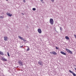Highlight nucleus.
I'll return each instance as SVG.
<instances>
[{
    "label": "nucleus",
    "mask_w": 76,
    "mask_h": 76,
    "mask_svg": "<svg viewBox=\"0 0 76 76\" xmlns=\"http://www.w3.org/2000/svg\"><path fill=\"white\" fill-rule=\"evenodd\" d=\"M18 64H19L20 66H23V62L22 61L20 60H19L18 61Z\"/></svg>",
    "instance_id": "1"
},
{
    "label": "nucleus",
    "mask_w": 76,
    "mask_h": 76,
    "mask_svg": "<svg viewBox=\"0 0 76 76\" xmlns=\"http://www.w3.org/2000/svg\"><path fill=\"white\" fill-rule=\"evenodd\" d=\"M50 23L51 25H53L54 24V20H53V19L50 18Z\"/></svg>",
    "instance_id": "2"
},
{
    "label": "nucleus",
    "mask_w": 76,
    "mask_h": 76,
    "mask_svg": "<svg viewBox=\"0 0 76 76\" xmlns=\"http://www.w3.org/2000/svg\"><path fill=\"white\" fill-rule=\"evenodd\" d=\"M65 50L68 53H70V54H73V52L71 51V50H70L69 49H67L66 48Z\"/></svg>",
    "instance_id": "3"
},
{
    "label": "nucleus",
    "mask_w": 76,
    "mask_h": 76,
    "mask_svg": "<svg viewBox=\"0 0 76 76\" xmlns=\"http://www.w3.org/2000/svg\"><path fill=\"white\" fill-rule=\"evenodd\" d=\"M69 72H70V73H72V75H73V76H76V74H75V73L73 72L72 71L70 70H69Z\"/></svg>",
    "instance_id": "4"
},
{
    "label": "nucleus",
    "mask_w": 76,
    "mask_h": 76,
    "mask_svg": "<svg viewBox=\"0 0 76 76\" xmlns=\"http://www.w3.org/2000/svg\"><path fill=\"white\" fill-rule=\"evenodd\" d=\"M38 32L39 33V34H41L42 33V31H41V29L40 28H39L38 30Z\"/></svg>",
    "instance_id": "5"
},
{
    "label": "nucleus",
    "mask_w": 76,
    "mask_h": 76,
    "mask_svg": "<svg viewBox=\"0 0 76 76\" xmlns=\"http://www.w3.org/2000/svg\"><path fill=\"white\" fill-rule=\"evenodd\" d=\"M50 54H54V55H57V53H56L55 51H53V52H50Z\"/></svg>",
    "instance_id": "6"
},
{
    "label": "nucleus",
    "mask_w": 76,
    "mask_h": 76,
    "mask_svg": "<svg viewBox=\"0 0 76 76\" xmlns=\"http://www.w3.org/2000/svg\"><path fill=\"white\" fill-rule=\"evenodd\" d=\"M7 15H8V16H10V17H11V16H12V14L8 12H7Z\"/></svg>",
    "instance_id": "7"
},
{
    "label": "nucleus",
    "mask_w": 76,
    "mask_h": 76,
    "mask_svg": "<svg viewBox=\"0 0 76 76\" xmlns=\"http://www.w3.org/2000/svg\"><path fill=\"white\" fill-rule=\"evenodd\" d=\"M1 59L3 60V61H7V59L5 58L2 57L1 58Z\"/></svg>",
    "instance_id": "8"
},
{
    "label": "nucleus",
    "mask_w": 76,
    "mask_h": 76,
    "mask_svg": "<svg viewBox=\"0 0 76 76\" xmlns=\"http://www.w3.org/2000/svg\"><path fill=\"white\" fill-rule=\"evenodd\" d=\"M0 55L3 56V55H4V54L3 53V52L0 51Z\"/></svg>",
    "instance_id": "9"
},
{
    "label": "nucleus",
    "mask_w": 76,
    "mask_h": 76,
    "mask_svg": "<svg viewBox=\"0 0 76 76\" xmlns=\"http://www.w3.org/2000/svg\"><path fill=\"white\" fill-rule=\"evenodd\" d=\"M61 53L63 55H66V53H64V52L61 51Z\"/></svg>",
    "instance_id": "10"
},
{
    "label": "nucleus",
    "mask_w": 76,
    "mask_h": 76,
    "mask_svg": "<svg viewBox=\"0 0 76 76\" xmlns=\"http://www.w3.org/2000/svg\"><path fill=\"white\" fill-rule=\"evenodd\" d=\"M4 41H7V37H4Z\"/></svg>",
    "instance_id": "11"
},
{
    "label": "nucleus",
    "mask_w": 76,
    "mask_h": 76,
    "mask_svg": "<svg viewBox=\"0 0 76 76\" xmlns=\"http://www.w3.org/2000/svg\"><path fill=\"white\" fill-rule=\"evenodd\" d=\"M18 38H20V39H21V40H22L23 38L20 36H18Z\"/></svg>",
    "instance_id": "12"
},
{
    "label": "nucleus",
    "mask_w": 76,
    "mask_h": 76,
    "mask_svg": "<svg viewBox=\"0 0 76 76\" xmlns=\"http://www.w3.org/2000/svg\"><path fill=\"white\" fill-rule=\"evenodd\" d=\"M38 64H39L41 66H42V63L40 62H38Z\"/></svg>",
    "instance_id": "13"
},
{
    "label": "nucleus",
    "mask_w": 76,
    "mask_h": 76,
    "mask_svg": "<svg viewBox=\"0 0 76 76\" xmlns=\"http://www.w3.org/2000/svg\"><path fill=\"white\" fill-rule=\"evenodd\" d=\"M65 38L66 39H69V37L68 36H66L65 37Z\"/></svg>",
    "instance_id": "14"
},
{
    "label": "nucleus",
    "mask_w": 76,
    "mask_h": 76,
    "mask_svg": "<svg viewBox=\"0 0 76 76\" xmlns=\"http://www.w3.org/2000/svg\"><path fill=\"white\" fill-rule=\"evenodd\" d=\"M7 54L8 57H10V54H9V53L8 52H7Z\"/></svg>",
    "instance_id": "15"
},
{
    "label": "nucleus",
    "mask_w": 76,
    "mask_h": 76,
    "mask_svg": "<svg viewBox=\"0 0 76 76\" xmlns=\"http://www.w3.org/2000/svg\"><path fill=\"white\" fill-rule=\"evenodd\" d=\"M33 10H34V11H35V10H36V8H33L32 9Z\"/></svg>",
    "instance_id": "16"
},
{
    "label": "nucleus",
    "mask_w": 76,
    "mask_h": 76,
    "mask_svg": "<svg viewBox=\"0 0 76 76\" xmlns=\"http://www.w3.org/2000/svg\"><path fill=\"white\" fill-rule=\"evenodd\" d=\"M22 40H23V41H26V40H25V39L23 38V39Z\"/></svg>",
    "instance_id": "17"
},
{
    "label": "nucleus",
    "mask_w": 76,
    "mask_h": 76,
    "mask_svg": "<svg viewBox=\"0 0 76 76\" xmlns=\"http://www.w3.org/2000/svg\"><path fill=\"white\" fill-rule=\"evenodd\" d=\"M27 51H29V48H28L27 50Z\"/></svg>",
    "instance_id": "18"
},
{
    "label": "nucleus",
    "mask_w": 76,
    "mask_h": 76,
    "mask_svg": "<svg viewBox=\"0 0 76 76\" xmlns=\"http://www.w3.org/2000/svg\"><path fill=\"white\" fill-rule=\"evenodd\" d=\"M23 2H24V3H25V2H26V1H25V0H23Z\"/></svg>",
    "instance_id": "19"
},
{
    "label": "nucleus",
    "mask_w": 76,
    "mask_h": 76,
    "mask_svg": "<svg viewBox=\"0 0 76 76\" xmlns=\"http://www.w3.org/2000/svg\"><path fill=\"white\" fill-rule=\"evenodd\" d=\"M56 50H58L59 48H57V47H56Z\"/></svg>",
    "instance_id": "20"
},
{
    "label": "nucleus",
    "mask_w": 76,
    "mask_h": 76,
    "mask_svg": "<svg viewBox=\"0 0 76 76\" xmlns=\"http://www.w3.org/2000/svg\"><path fill=\"white\" fill-rule=\"evenodd\" d=\"M0 18H2H2H3V16H0Z\"/></svg>",
    "instance_id": "21"
},
{
    "label": "nucleus",
    "mask_w": 76,
    "mask_h": 76,
    "mask_svg": "<svg viewBox=\"0 0 76 76\" xmlns=\"http://www.w3.org/2000/svg\"><path fill=\"white\" fill-rule=\"evenodd\" d=\"M62 29V27H60V30H61V31Z\"/></svg>",
    "instance_id": "22"
},
{
    "label": "nucleus",
    "mask_w": 76,
    "mask_h": 76,
    "mask_svg": "<svg viewBox=\"0 0 76 76\" xmlns=\"http://www.w3.org/2000/svg\"><path fill=\"white\" fill-rule=\"evenodd\" d=\"M74 36L75 37V38H76V34H74Z\"/></svg>",
    "instance_id": "23"
},
{
    "label": "nucleus",
    "mask_w": 76,
    "mask_h": 76,
    "mask_svg": "<svg viewBox=\"0 0 76 76\" xmlns=\"http://www.w3.org/2000/svg\"><path fill=\"white\" fill-rule=\"evenodd\" d=\"M51 1L52 2H54V0H51Z\"/></svg>",
    "instance_id": "24"
},
{
    "label": "nucleus",
    "mask_w": 76,
    "mask_h": 76,
    "mask_svg": "<svg viewBox=\"0 0 76 76\" xmlns=\"http://www.w3.org/2000/svg\"><path fill=\"white\" fill-rule=\"evenodd\" d=\"M26 28H28V26H26Z\"/></svg>",
    "instance_id": "25"
},
{
    "label": "nucleus",
    "mask_w": 76,
    "mask_h": 76,
    "mask_svg": "<svg viewBox=\"0 0 76 76\" xmlns=\"http://www.w3.org/2000/svg\"><path fill=\"white\" fill-rule=\"evenodd\" d=\"M23 47V46H20V48H22V47Z\"/></svg>",
    "instance_id": "26"
},
{
    "label": "nucleus",
    "mask_w": 76,
    "mask_h": 76,
    "mask_svg": "<svg viewBox=\"0 0 76 76\" xmlns=\"http://www.w3.org/2000/svg\"><path fill=\"white\" fill-rule=\"evenodd\" d=\"M22 15H24V14H23V13H22Z\"/></svg>",
    "instance_id": "27"
},
{
    "label": "nucleus",
    "mask_w": 76,
    "mask_h": 76,
    "mask_svg": "<svg viewBox=\"0 0 76 76\" xmlns=\"http://www.w3.org/2000/svg\"><path fill=\"white\" fill-rule=\"evenodd\" d=\"M54 28H55V29L56 31V28L55 27Z\"/></svg>",
    "instance_id": "28"
},
{
    "label": "nucleus",
    "mask_w": 76,
    "mask_h": 76,
    "mask_svg": "<svg viewBox=\"0 0 76 76\" xmlns=\"http://www.w3.org/2000/svg\"><path fill=\"white\" fill-rule=\"evenodd\" d=\"M75 70H76V68H75Z\"/></svg>",
    "instance_id": "29"
},
{
    "label": "nucleus",
    "mask_w": 76,
    "mask_h": 76,
    "mask_svg": "<svg viewBox=\"0 0 76 76\" xmlns=\"http://www.w3.org/2000/svg\"><path fill=\"white\" fill-rule=\"evenodd\" d=\"M40 1H43V0H40Z\"/></svg>",
    "instance_id": "30"
},
{
    "label": "nucleus",
    "mask_w": 76,
    "mask_h": 76,
    "mask_svg": "<svg viewBox=\"0 0 76 76\" xmlns=\"http://www.w3.org/2000/svg\"><path fill=\"white\" fill-rule=\"evenodd\" d=\"M74 66H76L75 65H74Z\"/></svg>",
    "instance_id": "31"
},
{
    "label": "nucleus",
    "mask_w": 76,
    "mask_h": 76,
    "mask_svg": "<svg viewBox=\"0 0 76 76\" xmlns=\"http://www.w3.org/2000/svg\"><path fill=\"white\" fill-rule=\"evenodd\" d=\"M6 0V1H8V0Z\"/></svg>",
    "instance_id": "32"
},
{
    "label": "nucleus",
    "mask_w": 76,
    "mask_h": 76,
    "mask_svg": "<svg viewBox=\"0 0 76 76\" xmlns=\"http://www.w3.org/2000/svg\"><path fill=\"white\" fill-rule=\"evenodd\" d=\"M17 68L18 67V66L17 67Z\"/></svg>",
    "instance_id": "33"
},
{
    "label": "nucleus",
    "mask_w": 76,
    "mask_h": 76,
    "mask_svg": "<svg viewBox=\"0 0 76 76\" xmlns=\"http://www.w3.org/2000/svg\"><path fill=\"white\" fill-rule=\"evenodd\" d=\"M5 55L6 56V54H5Z\"/></svg>",
    "instance_id": "34"
}]
</instances>
